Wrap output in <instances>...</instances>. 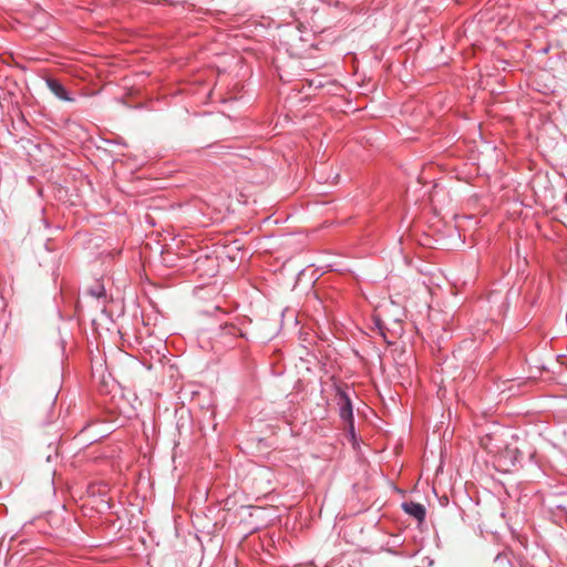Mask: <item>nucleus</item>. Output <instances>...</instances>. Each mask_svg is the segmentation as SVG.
Wrapping results in <instances>:
<instances>
[{
    "label": "nucleus",
    "mask_w": 567,
    "mask_h": 567,
    "mask_svg": "<svg viewBox=\"0 0 567 567\" xmlns=\"http://www.w3.org/2000/svg\"><path fill=\"white\" fill-rule=\"evenodd\" d=\"M47 85L50 89V91L60 100L63 101H70L71 99L68 96V93L64 89V86L54 79H48Z\"/></svg>",
    "instance_id": "f03ea898"
},
{
    "label": "nucleus",
    "mask_w": 567,
    "mask_h": 567,
    "mask_svg": "<svg viewBox=\"0 0 567 567\" xmlns=\"http://www.w3.org/2000/svg\"><path fill=\"white\" fill-rule=\"evenodd\" d=\"M341 401L340 415L343 420L350 421L352 423L353 415L350 399L344 393H342Z\"/></svg>",
    "instance_id": "7ed1b4c3"
},
{
    "label": "nucleus",
    "mask_w": 567,
    "mask_h": 567,
    "mask_svg": "<svg viewBox=\"0 0 567 567\" xmlns=\"http://www.w3.org/2000/svg\"><path fill=\"white\" fill-rule=\"evenodd\" d=\"M403 511L409 514L410 516H413L416 518L420 523H422L425 518V507L420 503L414 502H404L402 504Z\"/></svg>",
    "instance_id": "f257e3e1"
},
{
    "label": "nucleus",
    "mask_w": 567,
    "mask_h": 567,
    "mask_svg": "<svg viewBox=\"0 0 567 567\" xmlns=\"http://www.w3.org/2000/svg\"><path fill=\"white\" fill-rule=\"evenodd\" d=\"M87 293L96 299L105 298L106 291L101 280H95L89 288Z\"/></svg>",
    "instance_id": "20e7f679"
}]
</instances>
